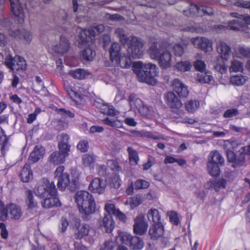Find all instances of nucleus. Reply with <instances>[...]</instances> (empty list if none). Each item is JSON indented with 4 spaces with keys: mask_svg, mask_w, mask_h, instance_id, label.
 Instances as JSON below:
<instances>
[{
    "mask_svg": "<svg viewBox=\"0 0 250 250\" xmlns=\"http://www.w3.org/2000/svg\"><path fill=\"white\" fill-rule=\"evenodd\" d=\"M75 200L82 219L89 221L96 210V203L92 195L88 191L80 190L76 193Z\"/></svg>",
    "mask_w": 250,
    "mask_h": 250,
    "instance_id": "f257e3e1",
    "label": "nucleus"
},
{
    "mask_svg": "<svg viewBox=\"0 0 250 250\" xmlns=\"http://www.w3.org/2000/svg\"><path fill=\"white\" fill-rule=\"evenodd\" d=\"M115 34L122 45H128L127 52L130 57L140 58L143 56V44L140 39L135 36H128L122 28H117Z\"/></svg>",
    "mask_w": 250,
    "mask_h": 250,
    "instance_id": "f03ea898",
    "label": "nucleus"
},
{
    "mask_svg": "<svg viewBox=\"0 0 250 250\" xmlns=\"http://www.w3.org/2000/svg\"><path fill=\"white\" fill-rule=\"evenodd\" d=\"M104 209L107 212L102 218L100 226L105 229L107 233H110L115 228V223L113 219L112 215H114L121 222L126 223L127 218L125 214L116 208L114 204L106 203L104 206Z\"/></svg>",
    "mask_w": 250,
    "mask_h": 250,
    "instance_id": "7ed1b4c3",
    "label": "nucleus"
},
{
    "mask_svg": "<svg viewBox=\"0 0 250 250\" xmlns=\"http://www.w3.org/2000/svg\"><path fill=\"white\" fill-rule=\"evenodd\" d=\"M135 73L138 80L150 85H154L157 83L155 77L157 76V66L151 63H143L137 62L133 64Z\"/></svg>",
    "mask_w": 250,
    "mask_h": 250,
    "instance_id": "20e7f679",
    "label": "nucleus"
},
{
    "mask_svg": "<svg viewBox=\"0 0 250 250\" xmlns=\"http://www.w3.org/2000/svg\"><path fill=\"white\" fill-rule=\"evenodd\" d=\"M149 53L152 59L158 61L159 66L162 69H167L171 65L172 55L167 50H163L155 43L149 49Z\"/></svg>",
    "mask_w": 250,
    "mask_h": 250,
    "instance_id": "39448f33",
    "label": "nucleus"
},
{
    "mask_svg": "<svg viewBox=\"0 0 250 250\" xmlns=\"http://www.w3.org/2000/svg\"><path fill=\"white\" fill-rule=\"evenodd\" d=\"M250 151V145L242 147L239 151V154H236L232 150L228 149L227 151L228 161L231 163V167L237 168L243 166L245 163V155Z\"/></svg>",
    "mask_w": 250,
    "mask_h": 250,
    "instance_id": "423d86ee",
    "label": "nucleus"
},
{
    "mask_svg": "<svg viewBox=\"0 0 250 250\" xmlns=\"http://www.w3.org/2000/svg\"><path fill=\"white\" fill-rule=\"evenodd\" d=\"M35 193L41 198L54 195L57 193V188L54 182L50 183L46 178H43L35 187Z\"/></svg>",
    "mask_w": 250,
    "mask_h": 250,
    "instance_id": "0eeeda50",
    "label": "nucleus"
},
{
    "mask_svg": "<svg viewBox=\"0 0 250 250\" xmlns=\"http://www.w3.org/2000/svg\"><path fill=\"white\" fill-rule=\"evenodd\" d=\"M72 224L77 238L82 239L88 235L90 228L89 225L81 224V220L76 217L73 218Z\"/></svg>",
    "mask_w": 250,
    "mask_h": 250,
    "instance_id": "6e6552de",
    "label": "nucleus"
},
{
    "mask_svg": "<svg viewBox=\"0 0 250 250\" xmlns=\"http://www.w3.org/2000/svg\"><path fill=\"white\" fill-rule=\"evenodd\" d=\"M64 167L63 166L58 167L54 172L56 177H58V188L62 190H64L70 184L69 175L67 173H63Z\"/></svg>",
    "mask_w": 250,
    "mask_h": 250,
    "instance_id": "1a4fd4ad",
    "label": "nucleus"
},
{
    "mask_svg": "<svg viewBox=\"0 0 250 250\" xmlns=\"http://www.w3.org/2000/svg\"><path fill=\"white\" fill-rule=\"evenodd\" d=\"M123 243L129 245L130 248L134 250H140L144 246L143 240L137 236H132L131 234L125 233L122 236Z\"/></svg>",
    "mask_w": 250,
    "mask_h": 250,
    "instance_id": "9d476101",
    "label": "nucleus"
},
{
    "mask_svg": "<svg viewBox=\"0 0 250 250\" xmlns=\"http://www.w3.org/2000/svg\"><path fill=\"white\" fill-rule=\"evenodd\" d=\"M133 232L136 235H143L146 233L148 224L143 214L137 215L134 219Z\"/></svg>",
    "mask_w": 250,
    "mask_h": 250,
    "instance_id": "9b49d317",
    "label": "nucleus"
},
{
    "mask_svg": "<svg viewBox=\"0 0 250 250\" xmlns=\"http://www.w3.org/2000/svg\"><path fill=\"white\" fill-rule=\"evenodd\" d=\"M57 139H58L59 142L58 144V148L60 153L66 157H67L70 151L71 145L69 143V135L64 133H62L57 136Z\"/></svg>",
    "mask_w": 250,
    "mask_h": 250,
    "instance_id": "f8f14e48",
    "label": "nucleus"
},
{
    "mask_svg": "<svg viewBox=\"0 0 250 250\" xmlns=\"http://www.w3.org/2000/svg\"><path fill=\"white\" fill-rule=\"evenodd\" d=\"M250 23V16H247L243 20L234 19L229 21L228 26L229 29L234 31L242 30L247 32L248 25Z\"/></svg>",
    "mask_w": 250,
    "mask_h": 250,
    "instance_id": "ddd939ff",
    "label": "nucleus"
},
{
    "mask_svg": "<svg viewBox=\"0 0 250 250\" xmlns=\"http://www.w3.org/2000/svg\"><path fill=\"white\" fill-rule=\"evenodd\" d=\"M11 10L18 19V22L23 23L24 21V12L21 5L20 3L19 0H10Z\"/></svg>",
    "mask_w": 250,
    "mask_h": 250,
    "instance_id": "4468645a",
    "label": "nucleus"
},
{
    "mask_svg": "<svg viewBox=\"0 0 250 250\" xmlns=\"http://www.w3.org/2000/svg\"><path fill=\"white\" fill-rule=\"evenodd\" d=\"M165 99L167 105L172 109H178L182 106L181 100L173 92L167 93Z\"/></svg>",
    "mask_w": 250,
    "mask_h": 250,
    "instance_id": "2eb2a0df",
    "label": "nucleus"
},
{
    "mask_svg": "<svg viewBox=\"0 0 250 250\" xmlns=\"http://www.w3.org/2000/svg\"><path fill=\"white\" fill-rule=\"evenodd\" d=\"M164 233V226L162 223H153L149 229L148 234L152 240H156L162 237Z\"/></svg>",
    "mask_w": 250,
    "mask_h": 250,
    "instance_id": "dca6fc26",
    "label": "nucleus"
},
{
    "mask_svg": "<svg viewBox=\"0 0 250 250\" xmlns=\"http://www.w3.org/2000/svg\"><path fill=\"white\" fill-rule=\"evenodd\" d=\"M106 187L105 182L100 178H95L90 182L88 189L93 193L102 194Z\"/></svg>",
    "mask_w": 250,
    "mask_h": 250,
    "instance_id": "f3484780",
    "label": "nucleus"
},
{
    "mask_svg": "<svg viewBox=\"0 0 250 250\" xmlns=\"http://www.w3.org/2000/svg\"><path fill=\"white\" fill-rule=\"evenodd\" d=\"M192 42L195 47L205 52L212 50V42L205 37H197L193 39Z\"/></svg>",
    "mask_w": 250,
    "mask_h": 250,
    "instance_id": "a211bd4d",
    "label": "nucleus"
},
{
    "mask_svg": "<svg viewBox=\"0 0 250 250\" xmlns=\"http://www.w3.org/2000/svg\"><path fill=\"white\" fill-rule=\"evenodd\" d=\"M172 86L173 90L179 97L186 98L188 94V87L186 86L180 80L175 79L173 81Z\"/></svg>",
    "mask_w": 250,
    "mask_h": 250,
    "instance_id": "6ab92c4d",
    "label": "nucleus"
},
{
    "mask_svg": "<svg viewBox=\"0 0 250 250\" xmlns=\"http://www.w3.org/2000/svg\"><path fill=\"white\" fill-rule=\"evenodd\" d=\"M70 47V42L65 37L61 36L60 42L53 47L54 51L59 54L63 55L66 53Z\"/></svg>",
    "mask_w": 250,
    "mask_h": 250,
    "instance_id": "aec40b11",
    "label": "nucleus"
},
{
    "mask_svg": "<svg viewBox=\"0 0 250 250\" xmlns=\"http://www.w3.org/2000/svg\"><path fill=\"white\" fill-rule=\"evenodd\" d=\"M45 153V149L42 146H36L31 152L28 158V162L34 164L43 157Z\"/></svg>",
    "mask_w": 250,
    "mask_h": 250,
    "instance_id": "412c9836",
    "label": "nucleus"
},
{
    "mask_svg": "<svg viewBox=\"0 0 250 250\" xmlns=\"http://www.w3.org/2000/svg\"><path fill=\"white\" fill-rule=\"evenodd\" d=\"M25 203L27 207V209L33 210L38 207V202L35 199L32 191L27 189L25 191Z\"/></svg>",
    "mask_w": 250,
    "mask_h": 250,
    "instance_id": "4be33fe9",
    "label": "nucleus"
},
{
    "mask_svg": "<svg viewBox=\"0 0 250 250\" xmlns=\"http://www.w3.org/2000/svg\"><path fill=\"white\" fill-rule=\"evenodd\" d=\"M57 193L54 195H49V196L46 197L43 201L42 203V206L46 208H51L54 207H60L61 203L57 197Z\"/></svg>",
    "mask_w": 250,
    "mask_h": 250,
    "instance_id": "5701e85b",
    "label": "nucleus"
},
{
    "mask_svg": "<svg viewBox=\"0 0 250 250\" xmlns=\"http://www.w3.org/2000/svg\"><path fill=\"white\" fill-rule=\"evenodd\" d=\"M15 38L25 42H30L32 39V36L30 31L25 29L17 30L13 33Z\"/></svg>",
    "mask_w": 250,
    "mask_h": 250,
    "instance_id": "b1692460",
    "label": "nucleus"
},
{
    "mask_svg": "<svg viewBox=\"0 0 250 250\" xmlns=\"http://www.w3.org/2000/svg\"><path fill=\"white\" fill-rule=\"evenodd\" d=\"M208 163L223 166L224 164V159L218 151L215 150L209 153Z\"/></svg>",
    "mask_w": 250,
    "mask_h": 250,
    "instance_id": "393cba45",
    "label": "nucleus"
},
{
    "mask_svg": "<svg viewBox=\"0 0 250 250\" xmlns=\"http://www.w3.org/2000/svg\"><path fill=\"white\" fill-rule=\"evenodd\" d=\"M8 212L11 216V218L14 220L19 219L22 215V212L20 206L12 204L7 206Z\"/></svg>",
    "mask_w": 250,
    "mask_h": 250,
    "instance_id": "a878e982",
    "label": "nucleus"
},
{
    "mask_svg": "<svg viewBox=\"0 0 250 250\" xmlns=\"http://www.w3.org/2000/svg\"><path fill=\"white\" fill-rule=\"evenodd\" d=\"M217 50L222 59L227 61L229 59L230 54V48L226 43L224 42L219 43Z\"/></svg>",
    "mask_w": 250,
    "mask_h": 250,
    "instance_id": "bb28decb",
    "label": "nucleus"
},
{
    "mask_svg": "<svg viewBox=\"0 0 250 250\" xmlns=\"http://www.w3.org/2000/svg\"><path fill=\"white\" fill-rule=\"evenodd\" d=\"M23 182H28L33 178V172L29 164H26L23 167L20 175Z\"/></svg>",
    "mask_w": 250,
    "mask_h": 250,
    "instance_id": "cd10ccee",
    "label": "nucleus"
},
{
    "mask_svg": "<svg viewBox=\"0 0 250 250\" xmlns=\"http://www.w3.org/2000/svg\"><path fill=\"white\" fill-rule=\"evenodd\" d=\"M26 69V63L24 59L21 56H16L13 71L23 72Z\"/></svg>",
    "mask_w": 250,
    "mask_h": 250,
    "instance_id": "c85d7f7f",
    "label": "nucleus"
},
{
    "mask_svg": "<svg viewBox=\"0 0 250 250\" xmlns=\"http://www.w3.org/2000/svg\"><path fill=\"white\" fill-rule=\"evenodd\" d=\"M66 158L59 151H55L50 155L49 160L51 163L57 165L63 163L65 161Z\"/></svg>",
    "mask_w": 250,
    "mask_h": 250,
    "instance_id": "c756f323",
    "label": "nucleus"
},
{
    "mask_svg": "<svg viewBox=\"0 0 250 250\" xmlns=\"http://www.w3.org/2000/svg\"><path fill=\"white\" fill-rule=\"evenodd\" d=\"M110 59L112 62L117 61L119 57L121 55V45L118 42H113L109 49Z\"/></svg>",
    "mask_w": 250,
    "mask_h": 250,
    "instance_id": "7c9ffc66",
    "label": "nucleus"
},
{
    "mask_svg": "<svg viewBox=\"0 0 250 250\" xmlns=\"http://www.w3.org/2000/svg\"><path fill=\"white\" fill-rule=\"evenodd\" d=\"M136 108L139 111L140 114L142 116L146 117H150L153 115V111L151 106L144 104L143 102L140 104L138 105H136Z\"/></svg>",
    "mask_w": 250,
    "mask_h": 250,
    "instance_id": "2f4dec72",
    "label": "nucleus"
},
{
    "mask_svg": "<svg viewBox=\"0 0 250 250\" xmlns=\"http://www.w3.org/2000/svg\"><path fill=\"white\" fill-rule=\"evenodd\" d=\"M127 151L128 153L129 160L131 165L133 166L137 165L139 160L137 151L131 146L128 147Z\"/></svg>",
    "mask_w": 250,
    "mask_h": 250,
    "instance_id": "473e14b6",
    "label": "nucleus"
},
{
    "mask_svg": "<svg viewBox=\"0 0 250 250\" xmlns=\"http://www.w3.org/2000/svg\"><path fill=\"white\" fill-rule=\"evenodd\" d=\"M147 217L148 220L150 222L152 221L153 223H161L160 221L161 216L159 214V211L156 209H150L147 214Z\"/></svg>",
    "mask_w": 250,
    "mask_h": 250,
    "instance_id": "72a5a7b5",
    "label": "nucleus"
},
{
    "mask_svg": "<svg viewBox=\"0 0 250 250\" xmlns=\"http://www.w3.org/2000/svg\"><path fill=\"white\" fill-rule=\"evenodd\" d=\"M196 8V11L200 16L208 15L211 16L213 14V10L212 8L205 6H198L196 4L192 5Z\"/></svg>",
    "mask_w": 250,
    "mask_h": 250,
    "instance_id": "f704fd0d",
    "label": "nucleus"
},
{
    "mask_svg": "<svg viewBox=\"0 0 250 250\" xmlns=\"http://www.w3.org/2000/svg\"><path fill=\"white\" fill-rule=\"evenodd\" d=\"M208 171L209 175L214 177H217L220 175V169L219 165L213 163H207Z\"/></svg>",
    "mask_w": 250,
    "mask_h": 250,
    "instance_id": "c9c22d12",
    "label": "nucleus"
},
{
    "mask_svg": "<svg viewBox=\"0 0 250 250\" xmlns=\"http://www.w3.org/2000/svg\"><path fill=\"white\" fill-rule=\"evenodd\" d=\"M119 62L120 66L123 68H130L131 64V60L130 57L124 55H120L117 61Z\"/></svg>",
    "mask_w": 250,
    "mask_h": 250,
    "instance_id": "e433bc0d",
    "label": "nucleus"
},
{
    "mask_svg": "<svg viewBox=\"0 0 250 250\" xmlns=\"http://www.w3.org/2000/svg\"><path fill=\"white\" fill-rule=\"evenodd\" d=\"M96 55L95 51L90 47L83 49L82 53V58L87 61H92Z\"/></svg>",
    "mask_w": 250,
    "mask_h": 250,
    "instance_id": "4c0bfd02",
    "label": "nucleus"
},
{
    "mask_svg": "<svg viewBox=\"0 0 250 250\" xmlns=\"http://www.w3.org/2000/svg\"><path fill=\"white\" fill-rule=\"evenodd\" d=\"M247 79L245 77L242 75H234L230 77V82L233 84L237 86H240L244 84Z\"/></svg>",
    "mask_w": 250,
    "mask_h": 250,
    "instance_id": "58836bf2",
    "label": "nucleus"
},
{
    "mask_svg": "<svg viewBox=\"0 0 250 250\" xmlns=\"http://www.w3.org/2000/svg\"><path fill=\"white\" fill-rule=\"evenodd\" d=\"M213 77L207 73L203 72L198 73L197 80L201 83H209L212 80Z\"/></svg>",
    "mask_w": 250,
    "mask_h": 250,
    "instance_id": "ea45409f",
    "label": "nucleus"
},
{
    "mask_svg": "<svg viewBox=\"0 0 250 250\" xmlns=\"http://www.w3.org/2000/svg\"><path fill=\"white\" fill-rule=\"evenodd\" d=\"M186 45L178 43L175 44L172 47V51L176 57H181L185 52Z\"/></svg>",
    "mask_w": 250,
    "mask_h": 250,
    "instance_id": "a19ab883",
    "label": "nucleus"
},
{
    "mask_svg": "<svg viewBox=\"0 0 250 250\" xmlns=\"http://www.w3.org/2000/svg\"><path fill=\"white\" fill-rule=\"evenodd\" d=\"M175 66L179 71L185 72L190 69L191 65L188 61H181L177 62Z\"/></svg>",
    "mask_w": 250,
    "mask_h": 250,
    "instance_id": "79ce46f5",
    "label": "nucleus"
},
{
    "mask_svg": "<svg viewBox=\"0 0 250 250\" xmlns=\"http://www.w3.org/2000/svg\"><path fill=\"white\" fill-rule=\"evenodd\" d=\"M69 74L75 79H83L85 76V71L84 69L79 68L74 70H70Z\"/></svg>",
    "mask_w": 250,
    "mask_h": 250,
    "instance_id": "37998d69",
    "label": "nucleus"
},
{
    "mask_svg": "<svg viewBox=\"0 0 250 250\" xmlns=\"http://www.w3.org/2000/svg\"><path fill=\"white\" fill-rule=\"evenodd\" d=\"M214 69L221 74L225 73L227 71V67L223 61L219 60L213 64Z\"/></svg>",
    "mask_w": 250,
    "mask_h": 250,
    "instance_id": "c03bdc74",
    "label": "nucleus"
},
{
    "mask_svg": "<svg viewBox=\"0 0 250 250\" xmlns=\"http://www.w3.org/2000/svg\"><path fill=\"white\" fill-rule=\"evenodd\" d=\"M199 102L196 100H190L186 104L187 110L189 112H194L199 106Z\"/></svg>",
    "mask_w": 250,
    "mask_h": 250,
    "instance_id": "a18cd8bd",
    "label": "nucleus"
},
{
    "mask_svg": "<svg viewBox=\"0 0 250 250\" xmlns=\"http://www.w3.org/2000/svg\"><path fill=\"white\" fill-rule=\"evenodd\" d=\"M243 69V64L236 60L231 62V64L229 67V71L230 72H237L241 71Z\"/></svg>",
    "mask_w": 250,
    "mask_h": 250,
    "instance_id": "49530a36",
    "label": "nucleus"
},
{
    "mask_svg": "<svg viewBox=\"0 0 250 250\" xmlns=\"http://www.w3.org/2000/svg\"><path fill=\"white\" fill-rule=\"evenodd\" d=\"M149 186V183L142 179L137 180L134 183L136 189H146Z\"/></svg>",
    "mask_w": 250,
    "mask_h": 250,
    "instance_id": "de8ad7c7",
    "label": "nucleus"
},
{
    "mask_svg": "<svg viewBox=\"0 0 250 250\" xmlns=\"http://www.w3.org/2000/svg\"><path fill=\"white\" fill-rule=\"evenodd\" d=\"M0 145H1V150H2L8 142L9 138L5 133L4 130L0 127Z\"/></svg>",
    "mask_w": 250,
    "mask_h": 250,
    "instance_id": "09e8293b",
    "label": "nucleus"
},
{
    "mask_svg": "<svg viewBox=\"0 0 250 250\" xmlns=\"http://www.w3.org/2000/svg\"><path fill=\"white\" fill-rule=\"evenodd\" d=\"M83 164L85 167H89L94 163L95 159L93 156L88 154L83 155L82 157Z\"/></svg>",
    "mask_w": 250,
    "mask_h": 250,
    "instance_id": "8fccbe9b",
    "label": "nucleus"
},
{
    "mask_svg": "<svg viewBox=\"0 0 250 250\" xmlns=\"http://www.w3.org/2000/svg\"><path fill=\"white\" fill-rule=\"evenodd\" d=\"M8 216L7 207L5 208L4 204L0 201V220L4 221Z\"/></svg>",
    "mask_w": 250,
    "mask_h": 250,
    "instance_id": "3c124183",
    "label": "nucleus"
},
{
    "mask_svg": "<svg viewBox=\"0 0 250 250\" xmlns=\"http://www.w3.org/2000/svg\"><path fill=\"white\" fill-rule=\"evenodd\" d=\"M106 164L107 166L113 171H119L121 170V168L116 160H109L107 161Z\"/></svg>",
    "mask_w": 250,
    "mask_h": 250,
    "instance_id": "603ef678",
    "label": "nucleus"
},
{
    "mask_svg": "<svg viewBox=\"0 0 250 250\" xmlns=\"http://www.w3.org/2000/svg\"><path fill=\"white\" fill-rule=\"evenodd\" d=\"M128 100L131 105L133 104L136 107V105H138L140 104H142L143 103V101L141 99L136 98V95L134 93L131 94L128 96Z\"/></svg>",
    "mask_w": 250,
    "mask_h": 250,
    "instance_id": "864d4df0",
    "label": "nucleus"
},
{
    "mask_svg": "<svg viewBox=\"0 0 250 250\" xmlns=\"http://www.w3.org/2000/svg\"><path fill=\"white\" fill-rule=\"evenodd\" d=\"M238 114V110L236 108H230L227 109L223 114V117L225 118H232Z\"/></svg>",
    "mask_w": 250,
    "mask_h": 250,
    "instance_id": "5fc2aeb1",
    "label": "nucleus"
},
{
    "mask_svg": "<svg viewBox=\"0 0 250 250\" xmlns=\"http://www.w3.org/2000/svg\"><path fill=\"white\" fill-rule=\"evenodd\" d=\"M194 66L196 70L199 71L200 73L204 72L206 66L204 62L201 60H197L194 63Z\"/></svg>",
    "mask_w": 250,
    "mask_h": 250,
    "instance_id": "6e6d98bb",
    "label": "nucleus"
},
{
    "mask_svg": "<svg viewBox=\"0 0 250 250\" xmlns=\"http://www.w3.org/2000/svg\"><path fill=\"white\" fill-rule=\"evenodd\" d=\"M115 247V243L112 240L105 241L100 250H113Z\"/></svg>",
    "mask_w": 250,
    "mask_h": 250,
    "instance_id": "4d7b16f0",
    "label": "nucleus"
},
{
    "mask_svg": "<svg viewBox=\"0 0 250 250\" xmlns=\"http://www.w3.org/2000/svg\"><path fill=\"white\" fill-rule=\"evenodd\" d=\"M234 5L239 7L250 9V2L245 0H237Z\"/></svg>",
    "mask_w": 250,
    "mask_h": 250,
    "instance_id": "13d9d810",
    "label": "nucleus"
},
{
    "mask_svg": "<svg viewBox=\"0 0 250 250\" xmlns=\"http://www.w3.org/2000/svg\"><path fill=\"white\" fill-rule=\"evenodd\" d=\"M169 221L175 225H178L179 224V218L176 212L172 211L170 212Z\"/></svg>",
    "mask_w": 250,
    "mask_h": 250,
    "instance_id": "bf43d9fd",
    "label": "nucleus"
},
{
    "mask_svg": "<svg viewBox=\"0 0 250 250\" xmlns=\"http://www.w3.org/2000/svg\"><path fill=\"white\" fill-rule=\"evenodd\" d=\"M77 148L82 152L87 151L88 148V142L85 140L80 141L77 145Z\"/></svg>",
    "mask_w": 250,
    "mask_h": 250,
    "instance_id": "052dcab7",
    "label": "nucleus"
},
{
    "mask_svg": "<svg viewBox=\"0 0 250 250\" xmlns=\"http://www.w3.org/2000/svg\"><path fill=\"white\" fill-rule=\"evenodd\" d=\"M79 183L78 180L76 179H73L70 184H68V189L71 191H74L76 189L79 188Z\"/></svg>",
    "mask_w": 250,
    "mask_h": 250,
    "instance_id": "680f3d73",
    "label": "nucleus"
},
{
    "mask_svg": "<svg viewBox=\"0 0 250 250\" xmlns=\"http://www.w3.org/2000/svg\"><path fill=\"white\" fill-rule=\"evenodd\" d=\"M239 57H248L250 55V50L243 47H240L238 50Z\"/></svg>",
    "mask_w": 250,
    "mask_h": 250,
    "instance_id": "e2e57ef3",
    "label": "nucleus"
},
{
    "mask_svg": "<svg viewBox=\"0 0 250 250\" xmlns=\"http://www.w3.org/2000/svg\"><path fill=\"white\" fill-rule=\"evenodd\" d=\"M15 60V57L14 58L12 57L6 58L5 60L4 63L5 65L12 71H13L14 69Z\"/></svg>",
    "mask_w": 250,
    "mask_h": 250,
    "instance_id": "0e129e2a",
    "label": "nucleus"
},
{
    "mask_svg": "<svg viewBox=\"0 0 250 250\" xmlns=\"http://www.w3.org/2000/svg\"><path fill=\"white\" fill-rule=\"evenodd\" d=\"M58 113L63 116L65 117H69L72 118L75 116V114L74 113L70 110H66L64 108L59 109Z\"/></svg>",
    "mask_w": 250,
    "mask_h": 250,
    "instance_id": "69168bd1",
    "label": "nucleus"
},
{
    "mask_svg": "<svg viewBox=\"0 0 250 250\" xmlns=\"http://www.w3.org/2000/svg\"><path fill=\"white\" fill-rule=\"evenodd\" d=\"M142 203V199L140 196H136L132 199L130 203L131 206L132 208L136 207Z\"/></svg>",
    "mask_w": 250,
    "mask_h": 250,
    "instance_id": "338daca9",
    "label": "nucleus"
},
{
    "mask_svg": "<svg viewBox=\"0 0 250 250\" xmlns=\"http://www.w3.org/2000/svg\"><path fill=\"white\" fill-rule=\"evenodd\" d=\"M0 229H1V235L2 238L7 239L8 235V231L6 229V226L3 223H0Z\"/></svg>",
    "mask_w": 250,
    "mask_h": 250,
    "instance_id": "774afa93",
    "label": "nucleus"
}]
</instances>
